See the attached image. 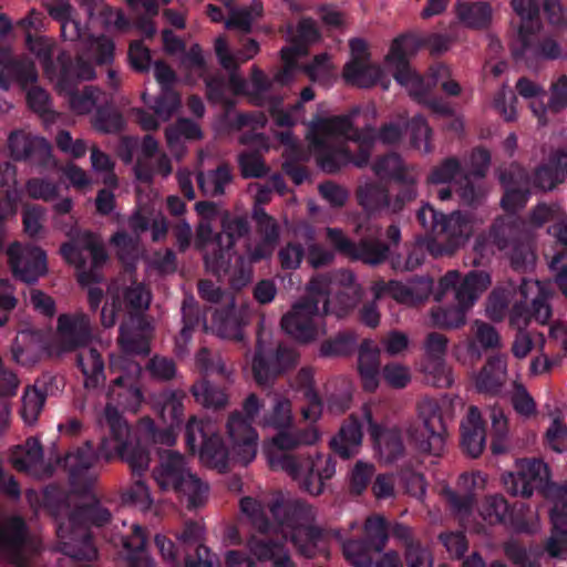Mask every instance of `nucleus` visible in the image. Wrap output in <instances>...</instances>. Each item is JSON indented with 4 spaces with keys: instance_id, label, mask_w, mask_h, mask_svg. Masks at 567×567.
Returning <instances> with one entry per match:
<instances>
[{
    "instance_id": "09e8293b",
    "label": "nucleus",
    "mask_w": 567,
    "mask_h": 567,
    "mask_svg": "<svg viewBox=\"0 0 567 567\" xmlns=\"http://www.w3.org/2000/svg\"><path fill=\"white\" fill-rule=\"evenodd\" d=\"M215 51L220 64L225 69L231 70L237 68L239 64L248 61L249 59L254 58L259 51V45L256 41L249 40L245 44L243 51H240L237 54H233L228 50L226 39L219 37L215 41Z\"/></svg>"
},
{
    "instance_id": "6e6552de",
    "label": "nucleus",
    "mask_w": 567,
    "mask_h": 567,
    "mask_svg": "<svg viewBox=\"0 0 567 567\" xmlns=\"http://www.w3.org/2000/svg\"><path fill=\"white\" fill-rule=\"evenodd\" d=\"M114 44L106 37L90 39L85 45V51L78 58L75 63L65 65L60 58V75L54 81L61 92L69 95V103L76 114L90 113L96 105L97 91L92 87H85L81 93L73 92L76 81H86L94 78L93 64L89 60H94L96 64H106L112 61Z\"/></svg>"
},
{
    "instance_id": "473e14b6",
    "label": "nucleus",
    "mask_w": 567,
    "mask_h": 567,
    "mask_svg": "<svg viewBox=\"0 0 567 567\" xmlns=\"http://www.w3.org/2000/svg\"><path fill=\"white\" fill-rule=\"evenodd\" d=\"M461 427V443L463 449L472 457L478 456L485 446V430L477 408L471 406L468 409Z\"/></svg>"
},
{
    "instance_id": "f8f14e48",
    "label": "nucleus",
    "mask_w": 567,
    "mask_h": 567,
    "mask_svg": "<svg viewBox=\"0 0 567 567\" xmlns=\"http://www.w3.org/2000/svg\"><path fill=\"white\" fill-rule=\"evenodd\" d=\"M247 233V224L243 219H233L224 224L223 231L212 238L213 228L208 220H203L197 228L196 246L204 251L206 267L214 274H230L231 261L241 262L231 248L237 238Z\"/></svg>"
},
{
    "instance_id": "f3484780",
    "label": "nucleus",
    "mask_w": 567,
    "mask_h": 567,
    "mask_svg": "<svg viewBox=\"0 0 567 567\" xmlns=\"http://www.w3.org/2000/svg\"><path fill=\"white\" fill-rule=\"evenodd\" d=\"M63 258L78 270L83 285L100 279L97 269L106 261L107 255L102 243L92 234L83 233L74 244L61 247Z\"/></svg>"
},
{
    "instance_id": "a18cd8bd",
    "label": "nucleus",
    "mask_w": 567,
    "mask_h": 567,
    "mask_svg": "<svg viewBox=\"0 0 567 567\" xmlns=\"http://www.w3.org/2000/svg\"><path fill=\"white\" fill-rule=\"evenodd\" d=\"M313 97V91L310 87H306L301 92L300 102L290 109H286L281 101L274 102L270 106V114L276 125L287 128L295 125L303 115L302 103L311 101Z\"/></svg>"
},
{
    "instance_id": "6ab92c4d",
    "label": "nucleus",
    "mask_w": 567,
    "mask_h": 567,
    "mask_svg": "<svg viewBox=\"0 0 567 567\" xmlns=\"http://www.w3.org/2000/svg\"><path fill=\"white\" fill-rule=\"evenodd\" d=\"M111 367L120 375L109 388V399L125 410L137 411L143 402V394L138 385L140 364L127 358L112 357Z\"/></svg>"
},
{
    "instance_id": "2f4dec72",
    "label": "nucleus",
    "mask_w": 567,
    "mask_h": 567,
    "mask_svg": "<svg viewBox=\"0 0 567 567\" xmlns=\"http://www.w3.org/2000/svg\"><path fill=\"white\" fill-rule=\"evenodd\" d=\"M358 371L362 386L367 391H374L380 380V350L370 340L362 342L359 350Z\"/></svg>"
},
{
    "instance_id": "1a4fd4ad",
    "label": "nucleus",
    "mask_w": 567,
    "mask_h": 567,
    "mask_svg": "<svg viewBox=\"0 0 567 567\" xmlns=\"http://www.w3.org/2000/svg\"><path fill=\"white\" fill-rule=\"evenodd\" d=\"M515 306L511 312V324L518 330L512 346L516 359H525L533 350L534 342L525 328L532 320L546 323L551 310L547 302L549 290L546 284L537 280L524 281L518 291H514Z\"/></svg>"
},
{
    "instance_id": "39448f33",
    "label": "nucleus",
    "mask_w": 567,
    "mask_h": 567,
    "mask_svg": "<svg viewBox=\"0 0 567 567\" xmlns=\"http://www.w3.org/2000/svg\"><path fill=\"white\" fill-rule=\"evenodd\" d=\"M89 303L92 309L102 303L101 323L105 328L113 327L117 320L123 322L120 327V343L124 352L147 353L148 332L142 330L138 333L131 331V326L140 322V317L151 303V293L143 284L127 282L125 279L111 284L105 293L95 287L89 289Z\"/></svg>"
},
{
    "instance_id": "0e129e2a",
    "label": "nucleus",
    "mask_w": 567,
    "mask_h": 567,
    "mask_svg": "<svg viewBox=\"0 0 567 567\" xmlns=\"http://www.w3.org/2000/svg\"><path fill=\"white\" fill-rule=\"evenodd\" d=\"M123 501L141 511L148 509L153 502L147 486L140 480L124 493Z\"/></svg>"
},
{
    "instance_id": "c03bdc74",
    "label": "nucleus",
    "mask_w": 567,
    "mask_h": 567,
    "mask_svg": "<svg viewBox=\"0 0 567 567\" xmlns=\"http://www.w3.org/2000/svg\"><path fill=\"white\" fill-rule=\"evenodd\" d=\"M486 485V476L481 473L463 474L458 478L457 494L450 492V502L458 511L466 508L472 503V496L483 491Z\"/></svg>"
},
{
    "instance_id": "4468645a",
    "label": "nucleus",
    "mask_w": 567,
    "mask_h": 567,
    "mask_svg": "<svg viewBox=\"0 0 567 567\" xmlns=\"http://www.w3.org/2000/svg\"><path fill=\"white\" fill-rule=\"evenodd\" d=\"M443 405L447 409L449 402L423 400L419 405V421L406 429L409 441L421 454L440 456L445 450L447 431Z\"/></svg>"
},
{
    "instance_id": "e2e57ef3",
    "label": "nucleus",
    "mask_w": 567,
    "mask_h": 567,
    "mask_svg": "<svg viewBox=\"0 0 567 567\" xmlns=\"http://www.w3.org/2000/svg\"><path fill=\"white\" fill-rule=\"evenodd\" d=\"M492 427L494 437L492 450L494 453H503L506 450V439L508 434L507 419L501 409L494 408L491 412Z\"/></svg>"
},
{
    "instance_id": "20e7f679",
    "label": "nucleus",
    "mask_w": 567,
    "mask_h": 567,
    "mask_svg": "<svg viewBox=\"0 0 567 567\" xmlns=\"http://www.w3.org/2000/svg\"><path fill=\"white\" fill-rule=\"evenodd\" d=\"M99 425L102 431L99 453L94 451L91 443H85L65 458V466L73 480L94 466L99 458L110 461L120 457L130 465L134 474H141L148 468L150 453L145 446V440L132 432L117 409L111 403L105 406L100 416Z\"/></svg>"
},
{
    "instance_id": "ea45409f",
    "label": "nucleus",
    "mask_w": 567,
    "mask_h": 567,
    "mask_svg": "<svg viewBox=\"0 0 567 567\" xmlns=\"http://www.w3.org/2000/svg\"><path fill=\"white\" fill-rule=\"evenodd\" d=\"M14 79L27 86L35 82L37 72L32 64L12 62L8 53L0 51V87L7 90Z\"/></svg>"
},
{
    "instance_id": "7c9ffc66",
    "label": "nucleus",
    "mask_w": 567,
    "mask_h": 567,
    "mask_svg": "<svg viewBox=\"0 0 567 567\" xmlns=\"http://www.w3.org/2000/svg\"><path fill=\"white\" fill-rule=\"evenodd\" d=\"M365 422L369 425V433L375 443L380 457L385 462H392L403 452V445L399 433L395 430H384L378 425L371 411L364 409Z\"/></svg>"
},
{
    "instance_id": "774afa93",
    "label": "nucleus",
    "mask_w": 567,
    "mask_h": 567,
    "mask_svg": "<svg viewBox=\"0 0 567 567\" xmlns=\"http://www.w3.org/2000/svg\"><path fill=\"white\" fill-rule=\"evenodd\" d=\"M546 442L548 446L557 453H564L567 451V427L558 419L553 420L551 424L547 429Z\"/></svg>"
},
{
    "instance_id": "864d4df0",
    "label": "nucleus",
    "mask_w": 567,
    "mask_h": 567,
    "mask_svg": "<svg viewBox=\"0 0 567 567\" xmlns=\"http://www.w3.org/2000/svg\"><path fill=\"white\" fill-rule=\"evenodd\" d=\"M133 535L122 539L123 547L126 551L127 559L135 566L148 567L151 559L145 551V536L138 525H133Z\"/></svg>"
},
{
    "instance_id": "f257e3e1",
    "label": "nucleus",
    "mask_w": 567,
    "mask_h": 567,
    "mask_svg": "<svg viewBox=\"0 0 567 567\" xmlns=\"http://www.w3.org/2000/svg\"><path fill=\"white\" fill-rule=\"evenodd\" d=\"M258 399L251 394L244 404V413H233L226 423V440L221 441L210 421L192 417L186 426V444L207 466L224 470L228 461L243 465L257 455L259 436L250 421L259 412Z\"/></svg>"
},
{
    "instance_id": "603ef678",
    "label": "nucleus",
    "mask_w": 567,
    "mask_h": 567,
    "mask_svg": "<svg viewBox=\"0 0 567 567\" xmlns=\"http://www.w3.org/2000/svg\"><path fill=\"white\" fill-rule=\"evenodd\" d=\"M516 89L519 95L529 100V106L533 114L537 117L540 125L546 124V106L544 105L545 91L542 86L527 79H520Z\"/></svg>"
},
{
    "instance_id": "052dcab7",
    "label": "nucleus",
    "mask_w": 567,
    "mask_h": 567,
    "mask_svg": "<svg viewBox=\"0 0 567 567\" xmlns=\"http://www.w3.org/2000/svg\"><path fill=\"white\" fill-rule=\"evenodd\" d=\"M193 394L196 401L205 406L219 408L227 402V395L206 381L197 382L193 386Z\"/></svg>"
},
{
    "instance_id": "338daca9",
    "label": "nucleus",
    "mask_w": 567,
    "mask_h": 567,
    "mask_svg": "<svg viewBox=\"0 0 567 567\" xmlns=\"http://www.w3.org/2000/svg\"><path fill=\"white\" fill-rule=\"evenodd\" d=\"M374 171L377 175L381 177H394L398 179H406L409 182L414 181V176L404 175V165L402 164V161L395 155H390L380 159L374 165Z\"/></svg>"
},
{
    "instance_id": "c9c22d12",
    "label": "nucleus",
    "mask_w": 567,
    "mask_h": 567,
    "mask_svg": "<svg viewBox=\"0 0 567 567\" xmlns=\"http://www.w3.org/2000/svg\"><path fill=\"white\" fill-rule=\"evenodd\" d=\"M432 280L420 278L405 284L391 281L386 286V290L396 301L405 305H414L426 299L432 291Z\"/></svg>"
},
{
    "instance_id": "dca6fc26",
    "label": "nucleus",
    "mask_w": 567,
    "mask_h": 567,
    "mask_svg": "<svg viewBox=\"0 0 567 567\" xmlns=\"http://www.w3.org/2000/svg\"><path fill=\"white\" fill-rule=\"evenodd\" d=\"M417 218L424 228L432 229L442 236L443 241L447 243V247L444 249L430 247L431 252L434 255L450 252L462 246L474 229V221L464 217L461 213L456 212L445 217L430 205H424L419 210Z\"/></svg>"
},
{
    "instance_id": "49530a36",
    "label": "nucleus",
    "mask_w": 567,
    "mask_h": 567,
    "mask_svg": "<svg viewBox=\"0 0 567 567\" xmlns=\"http://www.w3.org/2000/svg\"><path fill=\"white\" fill-rule=\"evenodd\" d=\"M9 144L17 158L32 156L37 153L40 156H47L50 153V145L44 138L24 133L11 134Z\"/></svg>"
},
{
    "instance_id": "4be33fe9",
    "label": "nucleus",
    "mask_w": 567,
    "mask_h": 567,
    "mask_svg": "<svg viewBox=\"0 0 567 567\" xmlns=\"http://www.w3.org/2000/svg\"><path fill=\"white\" fill-rule=\"evenodd\" d=\"M546 497L553 504V534L546 548L550 556L558 557L567 549V482L564 486L548 487Z\"/></svg>"
},
{
    "instance_id": "c85d7f7f",
    "label": "nucleus",
    "mask_w": 567,
    "mask_h": 567,
    "mask_svg": "<svg viewBox=\"0 0 567 567\" xmlns=\"http://www.w3.org/2000/svg\"><path fill=\"white\" fill-rule=\"evenodd\" d=\"M327 237L334 247L344 255L360 259L367 264H379L386 257L388 248L383 245H374L370 241H363L359 247H355L341 230L337 228H328Z\"/></svg>"
},
{
    "instance_id": "79ce46f5",
    "label": "nucleus",
    "mask_w": 567,
    "mask_h": 567,
    "mask_svg": "<svg viewBox=\"0 0 567 567\" xmlns=\"http://www.w3.org/2000/svg\"><path fill=\"white\" fill-rule=\"evenodd\" d=\"M455 11L460 22L472 29L486 27L492 19V9L485 2L458 0L455 4Z\"/></svg>"
},
{
    "instance_id": "680f3d73",
    "label": "nucleus",
    "mask_w": 567,
    "mask_h": 567,
    "mask_svg": "<svg viewBox=\"0 0 567 567\" xmlns=\"http://www.w3.org/2000/svg\"><path fill=\"white\" fill-rule=\"evenodd\" d=\"M27 43L30 51L33 52L42 61L45 73L50 80L55 81L60 75V72L56 73L49 63L53 49L52 41L43 37L32 39L30 35H28Z\"/></svg>"
},
{
    "instance_id": "37998d69",
    "label": "nucleus",
    "mask_w": 567,
    "mask_h": 567,
    "mask_svg": "<svg viewBox=\"0 0 567 567\" xmlns=\"http://www.w3.org/2000/svg\"><path fill=\"white\" fill-rule=\"evenodd\" d=\"M78 363L85 377V386L95 388L104 380V364L99 352L89 344L79 349Z\"/></svg>"
},
{
    "instance_id": "a878e982",
    "label": "nucleus",
    "mask_w": 567,
    "mask_h": 567,
    "mask_svg": "<svg viewBox=\"0 0 567 567\" xmlns=\"http://www.w3.org/2000/svg\"><path fill=\"white\" fill-rule=\"evenodd\" d=\"M298 354L291 348H279L277 353L268 357L262 344H258L257 352L252 359V373L256 382L260 385L267 384L278 374L292 367Z\"/></svg>"
},
{
    "instance_id": "13d9d810",
    "label": "nucleus",
    "mask_w": 567,
    "mask_h": 567,
    "mask_svg": "<svg viewBox=\"0 0 567 567\" xmlns=\"http://www.w3.org/2000/svg\"><path fill=\"white\" fill-rule=\"evenodd\" d=\"M44 394L35 386L25 390L22 399L21 415L23 421L31 425L33 424L44 404Z\"/></svg>"
},
{
    "instance_id": "8fccbe9b",
    "label": "nucleus",
    "mask_w": 567,
    "mask_h": 567,
    "mask_svg": "<svg viewBox=\"0 0 567 567\" xmlns=\"http://www.w3.org/2000/svg\"><path fill=\"white\" fill-rule=\"evenodd\" d=\"M501 181L505 187V195L502 199L503 208L507 212L522 208L527 202L526 192L520 189V186L525 183L522 172L516 169L514 173H511L508 179L505 175H502Z\"/></svg>"
},
{
    "instance_id": "a19ab883",
    "label": "nucleus",
    "mask_w": 567,
    "mask_h": 567,
    "mask_svg": "<svg viewBox=\"0 0 567 567\" xmlns=\"http://www.w3.org/2000/svg\"><path fill=\"white\" fill-rule=\"evenodd\" d=\"M138 210L131 218L130 227L134 230L135 234H140L145 231L150 227V223L152 220L151 229H152V238L153 240H161L165 237L167 233V223L166 219L158 214L155 217H152V213L146 206L142 195L138 193L137 197Z\"/></svg>"
},
{
    "instance_id": "bf43d9fd",
    "label": "nucleus",
    "mask_w": 567,
    "mask_h": 567,
    "mask_svg": "<svg viewBox=\"0 0 567 567\" xmlns=\"http://www.w3.org/2000/svg\"><path fill=\"white\" fill-rule=\"evenodd\" d=\"M230 181V174L227 167H219L207 175H198V184L206 195H218L224 192V187Z\"/></svg>"
},
{
    "instance_id": "f704fd0d",
    "label": "nucleus",
    "mask_w": 567,
    "mask_h": 567,
    "mask_svg": "<svg viewBox=\"0 0 567 567\" xmlns=\"http://www.w3.org/2000/svg\"><path fill=\"white\" fill-rule=\"evenodd\" d=\"M506 374V358L504 355H495L491 358L481 372L475 375V388L483 393H496L505 383Z\"/></svg>"
},
{
    "instance_id": "393cba45",
    "label": "nucleus",
    "mask_w": 567,
    "mask_h": 567,
    "mask_svg": "<svg viewBox=\"0 0 567 567\" xmlns=\"http://www.w3.org/2000/svg\"><path fill=\"white\" fill-rule=\"evenodd\" d=\"M447 338L441 333H430L424 342V359L422 369L437 386H449L452 383L451 371L445 364Z\"/></svg>"
},
{
    "instance_id": "72a5a7b5",
    "label": "nucleus",
    "mask_w": 567,
    "mask_h": 567,
    "mask_svg": "<svg viewBox=\"0 0 567 567\" xmlns=\"http://www.w3.org/2000/svg\"><path fill=\"white\" fill-rule=\"evenodd\" d=\"M181 100L175 92H166L152 106L156 116L145 112L137 111L136 120L145 131L156 130L162 122H167L179 109Z\"/></svg>"
},
{
    "instance_id": "b1692460",
    "label": "nucleus",
    "mask_w": 567,
    "mask_h": 567,
    "mask_svg": "<svg viewBox=\"0 0 567 567\" xmlns=\"http://www.w3.org/2000/svg\"><path fill=\"white\" fill-rule=\"evenodd\" d=\"M200 296L207 301L218 303L223 301L224 306L233 308L234 298L229 295L223 293L219 288L215 287L209 281H202L199 284ZM213 330L221 338L241 340V328L234 316L233 309L223 315L216 310L214 315Z\"/></svg>"
},
{
    "instance_id": "cd10ccee",
    "label": "nucleus",
    "mask_w": 567,
    "mask_h": 567,
    "mask_svg": "<svg viewBox=\"0 0 567 567\" xmlns=\"http://www.w3.org/2000/svg\"><path fill=\"white\" fill-rule=\"evenodd\" d=\"M296 37L298 42L281 50L285 68L276 76V80L281 84H288L293 79L297 72L296 62L307 53L306 44L317 39L318 32L315 22L308 19L300 21L297 27Z\"/></svg>"
},
{
    "instance_id": "4d7b16f0",
    "label": "nucleus",
    "mask_w": 567,
    "mask_h": 567,
    "mask_svg": "<svg viewBox=\"0 0 567 567\" xmlns=\"http://www.w3.org/2000/svg\"><path fill=\"white\" fill-rule=\"evenodd\" d=\"M250 550L259 560H269L275 566H285L288 555L279 545H270L262 539L254 537L249 543Z\"/></svg>"
},
{
    "instance_id": "a211bd4d",
    "label": "nucleus",
    "mask_w": 567,
    "mask_h": 567,
    "mask_svg": "<svg viewBox=\"0 0 567 567\" xmlns=\"http://www.w3.org/2000/svg\"><path fill=\"white\" fill-rule=\"evenodd\" d=\"M390 72L385 65L381 66L370 61L368 44L364 40L350 41V60L343 71L347 82L361 87L379 84L383 90H388L391 84Z\"/></svg>"
},
{
    "instance_id": "f03ea898",
    "label": "nucleus",
    "mask_w": 567,
    "mask_h": 567,
    "mask_svg": "<svg viewBox=\"0 0 567 567\" xmlns=\"http://www.w3.org/2000/svg\"><path fill=\"white\" fill-rule=\"evenodd\" d=\"M291 409L287 400L276 401L274 410L262 419L264 427H272L279 433L265 443L264 453L271 468L287 472L301 488L312 495L323 491L324 482L330 480L334 472L332 460L324 455L315 458L300 460L287 451L299 444H313L319 439L315 427L308 429L299 437L284 432L291 424Z\"/></svg>"
},
{
    "instance_id": "3c124183",
    "label": "nucleus",
    "mask_w": 567,
    "mask_h": 567,
    "mask_svg": "<svg viewBox=\"0 0 567 567\" xmlns=\"http://www.w3.org/2000/svg\"><path fill=\"white\" fill-rule=\"evenodd\" d=\"M549 231L557 238L558 243L564 246L561 254L555 256L550 261V267L556 271V280L567 296V221H560L554 225Z\"/></svg>"
},
{
    "instance_id": "bb28decb",
    "label": "nucleus",
    "mask_w": 567,
    "mask_h": 567,
    "mask_svg": "<svg viewBox=\"0 0 567 567\" xmlns=\"http://www.w3.org/2000/svg\"><path fill=\"white\" fill-rule=\"evenodd\" d=\"M474 340L461 342L454 347L455 358L465 365H473L482 355L477 343L482 349L497 348L501 338L494 327L486 322L475 320L472 324Z\"/></svg>"
},
{
    "instance_id": "7ed1b4c3",
    "label": "nucleus",
    "mask_w": 567,
    "mask_h": 567,
    "mask_svg": "<svg viewBox=\"0 0 567 567\" xmlns=\"http://www.w3.org/2000/svg\"><path fill=\"white\" fill-rule=\"evenodd\" d=\"M310 299L296 303L282 320L287 333L300 341H310L323 332L322 313L339 318L354 308L361 289L351 272L341 270L330 277H317L309 286Z\"/></svg>"
},
{
    "instance_id": "58836bf2",
    "label": "nucleus",
    "mask_w": 567,
    "mask_h": 567,
    "mask_svg": "<svg viewBox=\"0 0 567 567\" xmlns=\"http://www.w3.org/2000/svg\"><path fill=\"white\" fill-rule=\"evenodd\" d=\"M166 143L171 153L181 158L185 152V143L202 137L199 127L187 120H179L176 124L166 128Z\"/></svg>"
},
{
    "instance_id": "423d86ee",
    "label": "nucleus",
    "mask_w": 567,
    "mask_h": 567,
    "mask_svg": "<svg viewBox=\"0 0 567 567\" xmlns=\"http://www.w3.org/2000/svg\"><path fill=\"white\" fill-rule=\"evenodd\" d=\"M308 140L317 153L322 169L333 172L341 165L353 162L363 165L369 156L370 135L352 134V116H334L313 121Z\"/></svg>"
},
{
    "instance_id": "6e6d98bb",
    "label": "nucleus",
    "mask_w": 567,
    "mask_h": 567,
    "mask_svg": "<svg viewBox=\"0 0 567 567\" xmlns=\"http://www.w3.org/2000/svg\"><path fill=\"white\" fill-rule=\"evenodd\" d=\"M256 217L258 218L260 226L264 228L266 237L260 246L250 252V259L254 261L270 256L274 251L278 237L277 227L271 217L267 216L262 212H256Z\"/></svg>"
},
{
    "instance_id": "9d476101",
    "label": "nucleus",
    "mask_w": 567,
    "mask_h": 567,
    "mask_svg": "<svg viewBox=\"0 0 567 567\" xmlns=\"http://www.w3.org/2000/svg\"><path fill=\"white\" fill-rule=\"evenodd\" d=\"M539 0H513L512 7L516 13L513 24L518 29V38L522 42V50L515 52L522 55L532 66L533 61L539 59H556L560 55L559 45L550 38L534 43L532 35L539 29L538 23ZM545 11L551 23H559L563 9L556 0H544Z\"/></svg>"
},
{
    "instance_id": "ddd939ff",
    "label": "nucleus",
    "mask_w": 567,
    "mask_h": 567,
    "mask_svg": "<svg viewBox=\"0 0 567 567\" xmlns=\"http://www.w3.org/2000/svg\"><path fill=\"white\" fill-rule=\"evenodd\" d=\"M154 477L162 489L174 491L185 497L189 507L202 506L207 499V485L188 470L184 457L177 452L165 451L161 454Z\"/></svg>"
},
{
    "instance_id": "5701e85b",
    "label": "nucleus",
    "mask_w": 567,
    "mask_h": 567,
    "mask_svg": "<svg viewBox=\"0 0 567 567\" xmlns=\"http://www.w3.org/2000/svg\"><path fill=\"white\" fill-rule=\"evenodd\" d=\"M8 256L14 276L24 282H34L48 272L47 255L39 247L14 243L8 248Z\"/></svg>"
},
{
    "instance_id": "4c0bfd02",
    "label": "nucleus",
    "mask_w": 567,
    "mask_h": 567,
    "mask_svg": "<svg viewBox=\"0 0 567 567\" xmlns=\"http://www.w3.org/2000/svg\"><path fill=\"white\" fill-rule=\"evenodd\" d=\"M566 177L567 154L557 152L548 159L547 164L536 171L533 183L542 190H550Z\"/></svg>"
},
{
    "instance_id": "9b49d317",
    "label": "nucleus",
    "mask_w": 567,
    "mask_h": 567,
    "mask_svg": "<svg viewBox=\"0 0 567 567\" xmlns=\"http://www.w3.org/2000/svg\"><path fill=\"white\" fill-rule=\"evenodd\" d=\"M491 285L489 275L484 271L470 272L463 280L457 271H449L440 281L443 292L453 290L457 307L432 311L434 326L458 328L465 323L466 312L483 291Z\"/></svg>"
},
{
    "instance_id": "c756f323",
    "label": "nucleus",
    "mask_w": 567,
    "mask_h": 567,
    "mask_svg": "<svg viewBox=\"0 0 567 567\" xmlns=\"http://www.w3.org/2000/svg\"><path fill=\"white\" fill-rule=\"evenodd\" d=\"M154 406L163 420L168 424L169 430L154 435L155 442L172 445L175 442L173 429L181 423L183 404L181 395L174 392H164L154 396Z\"/></svg>"
},
{
    "instance_id": "de8ad7c7",
    "label": "nucleus",
    "mask_w": 567,
    "mask_h": 567,
    "mask_svg": "<svg viewBox=\"0 0 567 567\" xmlns=\"http://www.w3.org/2000/svg\"><path fill=\"white\" fill-rule=\"evenodd\" d=\"M224 4L228 10L229 18L226 21V28L238 29L248 32L254 21H256L262 13V4L259 1H254L250 7L236 9L231 0H224Z\"/></svg>"
},
{
    "instance_id": "e433bc0d",
    "label": "nucleus",
    "mask_w": 567,
    "mask_h": 567,
    "mask_svg": "<svg viewBox=\"0 0 567 567\" xmlns=\"http://www.w3.org/2000/svg\"><path fill=\"white\" fill-rule=\"evenodd\" d=\"M362 429L369 432L364 411L362 412L360 422L357 419H352L350 423L343 426L339 434L332 439L331 445L333 450L346 458L357 453L361 444Z\"/></svg>"
},
{
    "instance_id": "69168bd1",
    "label": "nucleus",
    "mask_w": 567,
    "mask_h": 567,
    "mask_svg": "<svg viewBox=\"0 0 567 567\" xmlns=\"http://www.w3.org/2000/svg\"><path fill=\"white\" fill-rule=\"evenodd\" d=\"M507 512V503L501 496H492L487 498L481 508L483 519L491 525L503 522Z\"/></svg>"
},
{
    "instance_id": "aec40b11",
    "label": "nucleus",
    "mask_w": 567,
    "mask_h": 567,
    "mask_svg": "<svg viewBox=\"0 0 567 567\" xmlns=\"http://www.w3.org/2000/svg\"><path fill=\"white\" fill-rule=\"evenodd\" d=\"M93 339L87 315L75 312L62 315L58 319V330L51 352L60 354L90 344Z\"/></svg>"
},
{
    "instance_id": "2eb2a0df",
    "label": "nucleus",
    "mask_w": 567,
    "mask_h": 567,
    "mask_svg": "<svg viewBox=\"0 0 567 567\" xmlns=\"http://www.w3.org/2000/svg\"><path fill=\"white\" fill-rule=\"evenodd\" d=\"M422 42L417 35L402 34L392 41L384 58V64L396 82L414 96L423 93L424 82L412 69L409 59L419 51Z\"/></svg>"
},
{
    "instance_id": "5fc2aeb1",
    "label": "nucleus",
    "mask_w": 567,
    "mask_h": 567,
    "mask_svg": "<svg viewBox=\"0 0 567 567\" xmlns=\"http://www.w3.org/2000/svg\"><path fill=\"white\" fill-rule=\"evenodd\" d=\"M42 458V449L37 439H29L23 447H17L11 456L12 464L20 471H31Z\"/></svg>"
},
{
    "instance_id": "0eeeda50",
    "label": "nucleus",
    "mask_w": 567,
    "mask_h": 567,
    "mask_svg": "<svg viewBox=\"0 0 567 567\" xmlns=\"http://www.w3.org/2000/svg\"><path fill=\"white\" fill-rule=\"evenodd\" d=\"M241 509L247 514L254 525L264 533L274 530L281 533L285 537L290 535L291 542L299 548L301 554L311 557L321 534L313 525L315 512L311 507L301 504H275L269 509L276 524L269 525L265 518L262 504L251 497L240 502Z\"/></svg>"
},
{
    "instance_id": "412c9836",
    "label": "nucleus",
    "mask_w": 567,
    "mask_h": 567,
    "mask_svg": "<svg viewBox=\"0 0 567 567\" xmlns=\"http://www.w3.org/2000/svg\"><path fill=\"white\" fill-rule=\"evenodd\" d=\"M549 478V468L540 460H519L516 472L504 476V485L514 496L529 497L535 489L545 486Z\"/></svg>"
}]
</instances>
